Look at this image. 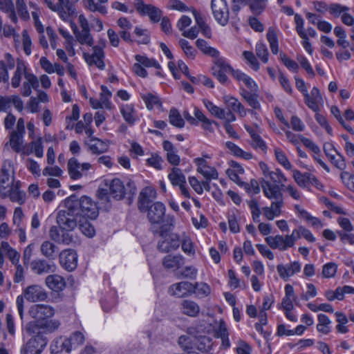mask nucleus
<instances>
[{"instance_id": "47", "label": "nucleus", "mask_w": 354, "mask_h": 354, "mask_svg": "<svg viewBox=\"0 0 354 354\" xmlns=\"http://www.w3.org/2000/svg\"><path fill=\"white\" fill-rule=\"evenodd\" d=\"M350 8L338 3H332L329 4L328 12L335 18L342 17L344 12H348Z\"/></svg>"}, {"instance_id": "11", "label": "nucleus", "mask_w": 354, "mask_h": 354, "mask_svg": "<svg viewBox=\"0 0 354 354\" xmlns=\"http://www.w3.org/2000/svg\"><path fill=\"white\" fill-rule=\"evenodd\" d=\"M211 8L215 19L225 26L229 20V8L225 0H212Z\"/></svg>"}, {"instance_id": "64", "label": "nucleus", "mask_w": 354, "mask_h": 354, "mask_svg": "<svg viewBox=\"0 0 354 354\" xmlns=\"http://www.w3.org/2000/svg\"><path fill=\"white\" fill-rule=\"evenodd\" d=\"M337 272V265L334 263H328L323 266L322 275L325 278H330L335 276Z\"/></svg>"}, {"instance_id": "2", "label": "nucleus", "mask_w": 354, "mask_h": 354, "mask_svg": "<svg viewBox=\"0 0 354 354\" xmlns=\"http://www.w3.org/2000/svg\"><path fill=\"white\" fill-rule=\"evenodd\" d=\"M28 313L35 319V321L27 324L26 327L27 333H31L42 331L46 333H51L60 326L59 321L50 319L54 315L55 310L48 305H32L30 308Z\"/></svg>"}, {"instance_id": "10", "label": "nucleus", "mask_w": 354, "mask_h": 354, "mask_svg": "<svg viewBox=\"0 0 354 354\" xmlns=\"http://www.w3.org/2000/svg\"><path fill=\"white\" fill-rule=\"evenodd\" d=\"M134 6L141 15H147L153 23H158L162 16V10L151 5L145 4L142 0H135Z\"/></svg>"}, {"instance_id": "15", "label": "nucleus", "mask_w": 354, "mask_h": 354, "mask_svg": "<svg viewBox=\"0 0 354 354\" xmlns=\"http://www.w3.org/2000/svg\"><path fill=\"white\" fill-rule=\"evenodd\" d=\"M31 270L37 274H44L54 272L56 270L55 264L51 261L45 259H35L30 262Z\"/></svg>"}, {"instance_id": "30", "label": "nucleus", "mask_w": 354, "mask_h": 354, "mask_svg": "<svg viewBox=\"0 0 354 354\" xmlns=\"http://www.w3.org/2000/svg\"><path fill=\"white\" fill-rule=\"evenodd\" d=\"M26 66L24 61L21 59L17 60V68L15 72L14 76L12 78V86L15 88H17L19 86L21 76L24 75L25 76V73H26Z\"/></svg>"}, {"instance_id": "51", "label": "nucleus", "mask_w": 354, "mask_h": 354, "mask_svg": "<svg viewBox=\"0 0 354 354\" xmlns=\"http://www.w3.org/2000/svg\"><path fill=\"white\" fill-rule=\"evenodd\" d=\"M337 156L334 154L328 156L330 162L339 170H344L346 167L344 157L338 151H336Z\"/></svg>"}, {"instance_id": "37", "label": "nucleus", "mask_w": 354, "mask_h": 354, "mask_svg": "<svg viewBox=\"0 0 354 354\" xmlns=\"http://www.w3.org/2000/svg\"><path fill=\"white\" fill-rule=\"evenodd\" d=\"M232 76L239 82H243V85L248 88L257 86L255 82L250 76L239 70L233 71Z\"/></svg>"}, {"instance_id": "23", "label": "nucleus", "mask_w": 354, "mask_h": 354, "mask_svg": "<svg viewBox=\"0 0 354 354\" xmlns=\"http://www.w3.org/2000/svg\"><path fill=\"white\" fill-rule=\"evenodd\" d=\"M120 113L124 120L130 125L133 126L138 120L136 111L133 104H125L120 106Z\"/></svg>"}, {"instance_id": "19", "label": "nucleus", "mask_w": 354, "mask_h": 354, "mask_svg": "<svg viewBox=\"0 0 354 354\" xmlns=\"http://www.w3.org/2000/svg\"><path fill=\"white\" fill-rule=\"evenodd\" d=\"M304 96L305 103L309 109L313 111L319 110V103L322 102V97L319 90H312L311 93H308V90H301Z\"/></svg>"}, {"instance_id": "16", "label": "nucleus", "mask_w": 354, "mask_h": 354, "mask_svg": "<svg viewBox=\"0 0 354 354\" xmlns=\"http://www.w3.org/2000/svg\"><path fill=\"white\" fill-rule=\"evenodd\" d=\"M71 349L72 343L66 337L56 338L50 344L51 354H69Z\"/></svg>"}, {"instance_id": "4", "label": "nucleus", "mask_w": 354, "mask_h": 354, "mask_svg": "<svg viewBox=\"0 0 354 354\" xmlns=\"http://www.w3.org/2000/svg\"><path fill=\"white\" fill-rule=\"evenodd\" d=\"M174 226V217L167 216L166 223L161 225L158 229L151 228L153 234H158L162 240L159 241L157 245V249L162 253H169V252L177 250L180 243V239L178 234L168 232Z\"/></svg>"}, {"instance_id": "18", "label": "nucleus", "mask_w": 354, "mask_h": 354, "mask_svg": "<svg viewBox=\"0 0 354 354\" xmlns=\"http://www.w3.org/2000/svg\"><path fill=\"white\" fill-rule=\"evenodd\" d=\"M277 270L280 277L284 281H287L290 277L300 272L301 264L299 261H294L286 266L279 264L277 266Z\"/></svg>"}, {"instance_id": "36", "label": "nucleus", "mask_w": 354, "mask_h": 354, "mask_svg": "<svg viewBox=\"0 0 354 354\" xmlns=\"http://www.w3.org/2000/svg\"><path fill=\"white\" fill-rule=\"evenodd\" d=\"M197 48L201 50L205 55H209L212 57H218L220 53L216 48L208 46L207 42L202 39H198L196 41Z\"/></svg>"}, {"instance_id": "14", "label": "nucleus", "mask_w": 354, "mask_h": 354, "mask_svg": "<svg viewBox=\"0 0 354 354\" xmlns=\"http://www.w3.org/2000/svg\"><path fill=\"white\" fill-rule=\"evenodd\" d=\"M23 294L26 299L30 302L44 301L48 297L46 291L38 285L28 286L24 290Z\"/></svg>"}, {"instance_id": "52", "label": "nucleus", "mask_w": 354, "mask_h": 354, "mask_svg": "<svg viewBox=\"0 0 354 354\" xmlns=\"http://www.w3.org/2000/svg\"><path fill=\"white\" fill-rule=\"evenodd\" d=\"M227 106L231 109L232 111L238 112L241 115H245L244 106L234 97H229L226 100Z\"/></svg>"}, {"instance_id": "59", "label": "nucleus", "mask_w": 354, "mask_h": 354, "mask_svg": "<svg viewBox=\"0 0 354 354\" xmlns=\"http://www.w3.org/2000/svg\"><path fill=\"white\" fill-rule=\"evenodd\" d=\"M135 34L140 37L137 41L139 44H148L150 42V36L146 29H142L136 27L134 30Z\"/></svg>"}, {"instance_id": "12", "label": "nucleus", "mask_w": 354, "mask_h": 354, "mask_svg": "<svg viewBox=\"0 0 354 354\" xmlns=\"http://www.w3.org/2000/svg\"><path fill=\"white\" fill-rule=\"evenodd\" d=\"M105 46V43H102V46H95L93 47V53L89 54L84 53L83 56L89 66H95L99 69H103L105 66L103 59L104 57V53L103 48Z\"/></svg>"}, {"instance_id": "35", "label": "nucleus", "mask_w": 354, "mask_h": 354, "mask_svg": "<svg viewBox=\"0 0 354 354\" xmlns=\"http://www.w3.org/2000/svg\"><path fill=\"white\" fill-rule=\"evenodd\" d=\"M24 134L12 131L10 135V145L14 151L19 153L22 150Z\"/></svg>"}, {"instance_id": "56", "label": "nucleus", "mask_w": 354, "mask_h": 354, "mask_svg": "<svg viewBox=\"0 0 354 354\" xmlns=\"http://www.w3.org/2000/svg\"><path fill=\"white\" fill-rule=\"evenodd\" d=\"M226 174L230 178V180L235 182L237 185H239L240 186H243L247 192H250V187L249 184L242 182L241 180L240 177L238 175V172H236V171H234L232 169H227L226 170Z\"/></svg>"}, {"instance_id": "9", "label": "nucleus", "mask_w": 354, "mask_h": 354, "mask_svg": "<svg viewBox=\"0 0 354 354\" xmlns=\"http://www.w3.org/2000/svg\"><path fill=\"white\" fill-rule=\"evenodd\" d=\"M198 283H192L187 281H182L171 285L168 292L170 295L178 298L186 297L196 292Z\"/></svg>"}, {"instance_id": "5", "label": "nucleus", "mask_w": 354, "mask_h": 354, "mask_svg": "<svg viewBox=\"0 0 354 354\" xmlns=\"http://www.w3.org/2000/svg\"><path fill=\"white\" fill-rule=\"evenodd\" d=\"M110 194L116 201H121L126 196L131 203L137 192L136 183L131 179H129L126 185L118 178L111 180L109 185Z\"/></svg>"}, {"instance_id": "53", "label": "nucleus", "mask_w": 354, "mask_h": 354, "mask_svg": "<svg viewBox=\"0 0 354 354\" xmlns=\"http://www.w3.org/2000/svg\"><path fill=\"white\" fill-rule=\"evenodd\" d=\"M256 54L257 57L263 62L267 63L268 62V50L265 44L263 42H258L256 45Z\"/></svg>"}, {"instance_id": "58", "label": "nucleus", "mask_w": 354, "mask_h": 354, "mask_svg": "<svg viewBox=\"0 0 354 354\" xmlns=\"http://www.w3.org/2000/svg\"><path fill=\"white\" fill-rule=\"evenodd\" d=\"M243 55L244 58L246 59L249 66L255 71H257L260 68L259 62H258L257 57L254 55V53L251 51H243Z\"/></svg>"}, {"instance_id": "8", "label": "nucleus", "mask_w": 354, "mask_h": 354, "mask_svg": "<svg viewBox=\"0 0 354 354\" xmlns=\"http://www.w3.org/2000/svg\"><path fill=\"white\" fill-rule=\"evenodd\" d=\"M145 209L140 210L141 212H147V217L149 222L151 223V227L154 229H158L156 227V225H162L166 221L167 216L166 217V207L165 205L161 202H155L151 205H149Z\"/></svg>"}, {"instance_id": "45", "label": "nucleus", "mask_w": 354, "mask_h": 354, "mask_svg": "<svg viewBox=\"0 0 354 354\" xmlns=\"http://www.w3.org/2000/svg\"><path fill=\"white\" fill-rule=\"evenodd\" d=\"M100 3H105L108 1V0H97ZM86 7L88 10L91 12L97 11L101 14L105 15L107 11L105 6L99 4L97 3H95L94 0H86Z\"/></svg>"}, {"instance_id": "26", "label": "nucleus", "mask_w": 354, "mask_h": 354, "mask_svg": "<svg viewBox=\"0 0 354 354\" xmlns=\"http://www.w3.org/2000/svg\"><path fill=\"white\" fill-rule=\"evenodd\" d=\"M57 247L49 241H45L41 245V253L48 259L53 261L57 257Z\"/></svg>"}, {"instance_id": "21", "label": "nucleus", "mask_w": 354, "mask_h": 354, "mask_svg": "<svg viewBox=\"0 0 354 354\" xmlns=\"http://www.w3.org/2000/svg\"><path fill=\"white\" fill-rule=\"evenodd\" d=\"M46 286L53 291L59 292L65 288L64 279L58 274L48 275L45 280Z\"/></svg>"}, {"instance_id": "49", "label": "nucleus", "mask_w": 354, "mask_h": 354, "mask_svg": "<svg viewBox=\"0 0 354 354\" xmlns=\"http://www.w3.org/2000/svg\"><path fill=\"white\" fill-rule=\"evenodd\" d=\"M189 78L195 85H202L208 88H213L214 86L213 81L205 75L189 76Z\"/></svg>"}, {"instance_id": "41", "label": "nucleus", "mask_w": 354, "mask_h": 354, "mask_svg": "<svg viewBox=\"0 0 354 354\" xmlns=\"http://www.w3.org/2000/svg\"><path fill=\"white\" fill-rule=\"evenodd\" d=\"M335 315L336 316V321L338 322V324L336 326L337 331L342 334L347 333L348 329L345 326L348 322L347 317L342 312H336Z\"/></svg>"}, {"instance_id": "63", "label": "nucleus", "mask_w": 354, "mask_h": 354, "mask_svg": "<svg viewBox=\"0 0 354 354\" xmlns=\"http://www.w3.org/2000/svg\"><path fill=\"white\" fill-rule=\"evenodd\" d=\"M280 59L283 64L290 71L293 72L297 71L299 65L296 62L290 59L286 54L281 53Z\"/></svg>"}, {"instance_id": "55", "label": "nucleus", "mask_w": 354, "mask_h": 354, "mask_svg": "<svg viewBox=\"0 0 354 354\" xmlns=\"http://www.w3.org/2000/svg\"><path fill=\"white\" fill-rule=\"evenodd\" d=\"M204 104L212 115H215L220 119L225 117V111L214 105L212 102L205 100H204Z\"/></svg>"}, {"instance_id": "1", "label": "nucleus", "mask_w": 354, "mask_h": 354, "mask_svg": "<svg viewBox=\"0 0 354 354\" xmlns=\"http://www.w3.org/2000/svg\"><path fill=\"white\" fill-rule=\"evenodd\" d=\"M66 210H59L57 223L64 230H74L78 225L80 231L88 237L95 234L94 226L90 221L99 216V207L91 197L83 195L80 198L75 194L64 201Z\"/></svg>"}, {"instance_id": "39", "label": "nucleus", "mask_w": 354, "mask_h": 354, "mask_svg": "<svg viewBox=\"0 0 354 354\" xmlns=\"http://www.w3.org/2000/svg\"><path fill=\"white\" fill-rule=\"evenodd\" d=\"M266 37L272 53L277 55L279 53L278 38L276 30L273 27L268 28Z\"/></svg>"}, {"instance_id": "38", "label": "nucleus", "mask_w": 354, "mask_h": 354, "mask_svg": "<svg viewBox=\"0 0 354 354\" xmlns=\"http://www.w3.org/2000/svg\"><path fill=\"white\" fill-rule=\"evenodd\" d=\"M252 12L255 15H261L267 6L268 0H247Z\"/></svg>"}, {"instance_id": "13", "label": "nucleus", "mask_w": 354, "mask_h": 354, "mask_svg": "<svg viewBox=\"0 0 354 354\" xmlns=\"http://www.w3.org/2000/svg\"><path fill=\"white\" fill-rule=\"evenodd\" d=\"M59 263L63 268L68 272L73 271L77 266V254L73 249H66L59 255Z\"/></svg>"}, {"instance_id": "7", "label": "nucleus", "mask_w": 354, "mask_h": 354, "mask_svg": "<svg viewBox=\"0 0 354 354\" xmlns=\"http://www.w3.org/2000/svg\"><path fill=\"white\" fill-rule=\"evenodd\" d=\"M32 337L21 348V354H41L48 344L46 333H28Z\"/></svg>"}, {"instance_id": "20", "label": "nucleus", "mask_w": 354, "mask_h": 354, "mask_svg": "<svg viewBox=\"0 0 354 354\" xmlns=\"http://www.w3.org/2000/svg\"><path fill=\"white\" fill-rule=\"evenodd\" d=\"M15 66V62L12 55L9 53L5 55V62H0V82H7L9 78L8 70L13 69Z\"/></svg>"}, {"instance_id": "46", "label": "nucleus", "mask_w": 354, "mask_h": 354, "mask_svg": "<svg viewBox=\"0 0 354 354\" xmlns=\"http://www.w3.org/2000/svg\"><path fill=\"white\" fill-rule=\"evenodd\" d=\"M214 58V66L217 71L221 72H231L232 74L233 71H234L232 66L227 64L225 59L220 57L219 55L218 57H213Z\"/></svg>"}, {"instance_id": "48", "label": "nucleus", "mask_w": 354, "mask_h": 354, "mask_svg": "<svg viewBox=\"0 0 354 354\" xmlns=\"http://www.w3.org/2000/svg\"><path fill=\"white\" fill-rule=\"evenodd\" d=\"M274 155L277 162L281 165L286 169H292V165L288 160L285 153L279 148L274 149Z\"/></svg>"}, {"instance_id": "60", "label": "nucleus", "mask_w": 354, "mask_h": 354, "mask_svg": "<svg viewBox=\"0 0 354 354\" xmlns=\"http://www.w3.org/2000/svg\"><path fill=\"white\" fill-rule=\"evenodd\" d=\"M168 8L178 10L180 12H188L192 11L193 8H189L181 1L170 0L168 4Z\"/></svg>"}, {"instance_id": "29", "label": "nucleus", "mask_w": 354, "mask_h": 354, "mask_svg": "<svg viewBox=\"0 0 354 354\" xmlns=\"http://www.w3.org/2000/svg\"><path fill=\"white\" fill-rule=\"evenodd\" d=\"M247 103L254 109H260L261 105L259 95L252 92V90H242L241 93Z\"/></svg>"}, {"instance_id": "40", "label": "nucleus", "mask_w": 354, "mask_h": 354, "mask_svg": "<svg viewBox=\"0 0 354 354\" xmlns=\"http://www.w3.org/2000/svg\"><path fill=\"white\" fill-rule=\"evenodd\" d=\"M310 173H301L299 170L293 171V178L297 185L301 187H308L309 186V180Z\"/></svg>"}, {"instance_id": "24", "label": "nucleus", "mask_w": 354, "mask_h": 354, "mask_svg": "<svg viewBox=\"0 0 354 354\" xmlns=\"http://www.w3.org/2000/svg\"><path fill=\"white\" fill-rule=\"evenodd\" d=\"M181 310L183 314L194 317L199 314L200 307L195 301L185 299L181 303Z\"/></svg>"}, {"instance_id": "31", "label": "nucleus", "mask_w": 354, "mask_h": 354, "mask_svg": "<svg viewBox=\"0 0 354 354\" xmlns=\"http://www.w3.org/2000/svg\"><path fill=\"white\" fill-rule=\"evenodd\" d=\"M225 146L234 156L241 158L245 160H250L253 157L251 153L243 151L242 149H241L239 146H237L232 142H226Z\"/></svg>"}, {"instance_id": "32", "label": "nucleus", "mask_w": 354, "mask_h": 354, "mask_svg": "<svg viewBox=\"0 0 354 354\" xmlns=\"http://www.w3.org/2000/svg\"><path fill=\"white\" fill-rule=\"evenodd\" d=\"M10 180V174L8 169L4 164L0 171V196L3 198H6V194L3 192L6 188H8L9 185L7 184Z\"/></svg>"}, {"instance_id": "22", "label": "nucleus", "mask_w": 354, "mask_h": 354, "mask_svg": "<svg viewBox=\"0 0 354 354\" xmlns=\"http://www.w3.org/2000/svg\"><path fill=\"white\" fill-rule=\"evenodd\" d=\"M183 264L184 257L180 254H168L162 259V265L166 269H178Z\"/></svg>"}, {"instance_id": "43", "label": "nucleus", "mask_w": 354, "mask_h": 354, "mask_svg": "<svg viewBox=\"0 0 354 354\" xmlns=\"http://www.w3.org/2000/svg\"><path fill=\"white\" fill-rule=\"evenodd\" d=\"M75 37L77 40L82 45L86 44L88 46H92L93 44V39L90 33V30H81L78 31Z\"/></svg>"}, {"instance_id": "3", "label": "nucleus", "mask_w": 354, "mask_h": 354, "mask_svg": "<svg viewBox=\"0 0 354 354\" xmlns=\"http://www.w3.org/2000/svg\"><path fill=\"white\" fill-rule=\"evenodd\" d=\"M261 187L264 195L269 199H274L275 201L272 202L271 207H265L263 208L264 216L268 220H273L274 216L281 214V208L283 205V194L281 187L285 185H272L270 182L262 179L261 181Z\"/></svg>"}, {"instance_id": "27", "label": "nucleus", "mask_w": 354, "mask_h": 354, "mask_svg": "<svg viewBox=\"0 0 354 354\" xmlns=\"http://www.w3.org/2000/svg\"><path fill=\"white\" fill-rule=\"evenodd\" d=\"M68 172L73 180H77L82 178V174L80 171V163L75 158H71L68 160Z\"/></svg>"}, {"instance_id": "44", "label": "nucleus", "mask_w": 354, "mask_h": 354, "mask_svg": "<svg viewBox=\"0 0 354 354\" xmlns=\"http://www.w3.org/2000/svg\"><path fill=\"white\" fill-rule=\"evenodd\" d=\"M212 339L208 336H200L197 339L196 348L201 352H207L212 347Z\"/></svg>"}, {"instance_id": "6", "label": "nucleus", "mask_w": 354, "mask_h": 354, "mask_svg": "<svg viewBox=\"0 0 354 354\" xmlns=\"http://www.w3.org/2000/svg\"><path fill=\"white\" fill-rule=\"evenodd\" d=\"M78 0H58L55 3L52 0H44V3L52 11L57 12L59 17L64 21H68L71 17L76 15L75 2Z\"/></svg>"}, {"instance_id": "28", "label": "nucleus", "mask_w": 354, "mask_h": 354, "mask_svg": "<svg viewBox=\"0 0 354 354\" xmlns=\"http://www.w3.org/2000/svg\"><path fill=\"white\" fill-rule=\"evenodd\" d=\"M0 10L7 14L13 23L17 22V17L12 0H0Z\"/></svg>"}, {"instance_id": "25", "label": "nucleus", "mask_w": 354, "mask_h": 354, "mask_svg": "<svg viewBox=\"0 0 354 354\" xmlns=\"http://www.w3.org/2000/svg\"><path fill=\"white\" fill-rule=\"evenodd\" d=\"M266 241L272 249H279L283 251L290 248V246H286V237H283L281 235L268 236L266 238Z\"/></svg>"}, {"instance_id": "57", "label": "nucleus", "mask_w": 354, "mask_h": 354, "mask_svg": "<svg viewBox=\"0 0 354 354\" xmlns=\"http://www.w3.org/2000/svg\"><path fill=\"white\" fill-rule=\"evenodd\" d=\"M9 196L12 202H17L20 205H23L26 201V193L23 191H12L5 192Z\"/></svg>"}, {"instance_id": "62", "label": "nucleus", "mask_w": 354, "mask_h": 354, "mask_svg": "<svg viewBox=\"0 0 354 354\" xmlns=\"http://www.w3.org/2000/svg\"><path fill=\"white\" fill-rule=\"evenodd\" d=\"M197 276V269L194 266H186L178 274V278L195 279Z\"/></svg>"}, {"instance_id": "54", "label": "nucleus", "mask_w": 354, "mask_h": 354, "mask_svg": "<svg viewBox=\"0 0 354 354\" xmlns=\"http://www.w3.org/2000/svg\"><path fill=\"white\" fill-rule=\"evenodd\" d=\"M24 78V88H37L39 80L35 75L26 71Z\"/></svg>"}, {"instance_id": "17", "label": "nucleus", "mask_w": 354, "mask_h": 354, "mask_svg": "<svg viewBox=\"0 0 354 354\" xmlns=\"http://www.w3.org/2000/svg\"><path fill=\"white\" fill-rule=\"evenodd\" d=\"M156 190L151 187H145L140 193L138 207L139 210L145 209L149 205L151 204L152 200L156 198Z\"/></svg>"}, {"instance_id": "33", "label": "nucleus", "mask_w": 354, "mask_h": 354, "mask_svg": "<svg viewBox=\"0 0 354 354\" xmlns=\"http://www.w3.org/2000/svg\"><path fill=\"white\" fill-rule=\"evenodd\" d=\"M92 140L96 141L97 143H86L88 145V148L92 153L100 154L108 151L109 145L106 142L96 137H92Z\"/></svg>"}, {"instance_id": "42", "label": "nucleus", "mask_w": 354, "mask_h": 354, "mask_svg": "<svg viewBox=\"0 0 354 354\" xmlns=\"http://www.w3.org/2000/svg\"><path fill=\"white\" fill-rule=\"evenodd\" d=\"M169 122L178 128H183L185 126V121L180 115L178 111L172 108L170 109L169 114Z\"/></svg>"}, {"instance_id": "34", "label": "nucleus", "mask_w": 354, "mask_h": 354, "mask_svg": "<svg viewBox=\"0 0 354 354\" xmlns=\"http://www.w3.org/2000/svg\"><path fill=\"white\" fill-rule=\"evenodd\" d=\"M171 183L174 186H178L182 183H186L185 176L183 174L182 170L177 167H173L171 172L168 175Z\"/></svg>"}, {"instance_id": "50", "label": "nucleus", "mask_w": 354, "mask_h": 354, "mask_svg": "<svg viewBox=\"0 0 354 354\" xmlns=\"http://www.w3.org/2000/svg\"><path fill=\"white\" fill-rule=\"evenodd\" d=\"M135 59L138 64H140L143 67H154L156 68H160V66L155 59H149L146 56L137 55L135 56Z\"/></svg>"}, {"instance_id": "61", "label": "nucleus", "mask_w": 354, "mask_h": 354, "mask_svg": "<svg viewBox=\"0 0 354 354\" xmlns=\"http://www.w3.org/2000/svg\"><path fill=\"white\" fill-rule=\"evenodd\" d=\"M143 100L149 110H152L155 105H161V102L159 97L151 93H148L147 95H145L143 97Z\"/></svg>"}]
</instances>
